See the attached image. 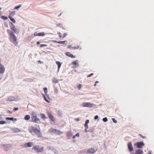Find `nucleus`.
<instances>
[{"instance_id": "nucleus-1", "label": "nucleus", "mask_w": 154, "mask_h": 154, "mask_svg": "<svg viewBox=\"0 0 154 154\" xmlns=\"http://www.w3.org/2000/svg\"><path fill=\"white\" fill-rule=\"evenodd\" d=\"M7 32L9 37V39L10 41L12 43L15 45L17 46L18 44V42L16 36L9 29H8Z\"/></svg>"}, {"instance_id": "nucleus-2", "label": "nucleus", "mask_w": 154, "mask_h": 154, "mask_svg": "<svg viewBox=\"0 0 154 154\" xmlns=\"http://www.w3.org/2000/svg\"><path fill=\"white\" fill-rule=\"evenodd\" d=\"M31 117L32 122L37 123H40V121L39 119L38 118L37 114L35 112L32 111V112Z\"/></svg>"}, {"instance_id": "nucleus-3", "label": "nucleus", "mask_w": 154, "mask_h": 154, "mask_svg": "<svg viewBox=\"0 0 154 154\" xmlns=\"http://www.w3.org/2000/svg\"><path fill=\"white\" fill-rule=\"evenodd\" d=\"M32 129L34 133L37 135L38 137H42V133L39 130L34 126L32 127Z\"/></svg>"}, {"instance_id": "nucleus-4", "label": "nucleus", "mask_w": 154, "mask_h": 154, "mask_svg": "<svg viewBox=\"0 0 154 154\" xmlns=\"http://www.w3.org/2000/svg\"><path fill=\"white\" fill-rule=\"evenodd\" d=\"M32 149L34 150L35 152H41L44 150L43 147H40L39 145L34 146L33 148Z\"/></svg>"}, {"instance_id": "nucleus-5", "label": "nucleus", "mask_w": 154, "mask_h": 154, "mask_svg": "<svg viewBox=\"0 0 154 154\" xmlns=\"http://www.w3.org/2000/svg\"><path fill=\"white\" fill-rule=\"evenodd\" d=\"M47 114L51 121L54 122L55 119L53 116L51 114V112L49 111H48L47 112Z\"/></svg>"}, {"instance_id": "nucleus-6", "label": "nucleus", "mask_w": 154, "mask_h": 154, "mask_svg": "<svg viewBox=\"0 0 154 154\" xmlns=\"http://www.w3.org/2000/svg\"><path fill=\"white\" fill-rule=\"evenodd\" d=\"M93 104L90 103L85 102L82 104V106L84 107H91L93 106Z\"/></svg>"}, {"instance_id": "nucleus-7", "label": "nucleus", "mask_w": 154, "mask_h": 154, "mask_svg": "<svg viewBox=\"0 0 154 154\" xmlns=\"http://www.w3.org/2000/svg\"><path fill=\"white\" fill-rule=\"evenodd\" d=\"M134 145L136 146L139 148H141L144 145V144L143 141H141L136 143Z\"/></svg>"}, {"instance_id": "nucleus-8", "label": "nucleus", "mask_w": 154, "mask_h": 154, "mask_svg": "<svg viewBox=\"0 0 154 154\" xmlns=\"http://www.w3.org/2000/svg\"><path fill=\"white\" fill-rule=\"evenodd\" d=\"M11 26L10 27L11 30L14 33H16L17 32V29L15 27V26L12 23H11Z\"/></svg>"}, {"instance_id": "nucleus-9", "label": "nucleus", "mask_w": 154, "mask_h": 154, "mask_svg": "<svg viewBox=\"0 0 154 154\" xmlns=\"http://www.w3.org/2000/svg\"><path fill=\"white\" fill-rule=\"evenodd\" d=\"M128 147L129 149V151L132 152L133 150V147L131 143H128Z\"/></svg>"}, {"instance_id": "nucleus-10", "label": "nucleus", "mask_w": 154, "mask_h": 154, "mask_svg": "<svg viewBox=\"0 0 154 154\" xmlns=\"http://www.w3.org/2000/svg\"><path fill=\"white\" fill-rule=\"evenodd\" d=\"M65 54L67 56L70 57L72 58H74L75 57V56H74L73 54H71L70 52H66Z\"/></svg>"}, {"instance_id": "nucleus-11", "label": "nucleus", "mask_w": 154, "mask_h": 154, "mask_svg": "<svg viewBox=\"0 0 154 154\" xmlns=\"http://www.w3.org/2000/svg\"><path fill=\"white\" fill-rule=\"evenodd\" d=\"M11 130L14 133H18L21 131L20 129L16 128H13Z\"/></svg>"}, {"instance_id": "nucleus-12", "label": "nucleus", "mask_w": 154, "mask_h": 154, "mask_svg": "<svg viewBox=\"0 0 154 154\" xmlns=\"http://www.w3.org/2000/svg\"><path fill=\"white\" fill-rule=\"evenodd\" d=\"M72 64L75 66V68L78 67L79 66L78 60H75L74 62H72Z\"/></svg>"}, {"instance_id": "nucleus-13", "label": "nucleus", "mask_w": 154, "mask_h": 154, "mask_svg": "<svg viewBox=\"0 0 154 154\" xmlns=\"http://www.w3.org/2000/svg\"><path fill=\"white\" fill-rule=\"evenodd\" d=\"M96 151V150L94 148H91L89 149L88 151V152L89 153H94Z\"/></svg>"}, {"instance_id": "nucleus-14", "label": "nucleus", "mask_w": 154, "mask_h": 154, "mask_svg": "<svg viewBox=\"0 0 154 154\" xmlns=\"http://www.w3.org/2000/svg\"><path fill=\"white\" fill-rule=\"evenodd\" d=\"M33 145V143L32 142H29L25 144V146L26 147H30Z\"/></svg>"}, {"instance_id": "nucleus-15", "label": "nucleus", "mask_w": 154, "mask_h": 154, "mask_svg": "<svg viewBox=\"0 0 154 154\" xmlns=\"http://www.w3.org/2000/svg\"><path fill=\"white\" fill-rule=\"evenodd\" d=\"M35 36H44L45 35V34L44 32H40L36 34V35L34 34Z\"/></svg>"}, {"instance_id": "nucleus-16", "label": "nucleus", "mask_w": 154, "mask_h": 154, "mask_svg": "<svg viewBox=\"0 0 154 154\" xmlns=\"http://www.w3.org/2000/svg\"><path fill=\"white\" fill-rule=\"evenodd\" d=\"M56 63L58 66V71L59 70L61 66V64L58 61H56Z\"/></svg>"}, {"instance_id": "nucleus-17", "label": "nucleus", "mask_w": 154, "mask_h": 154, "mask_svg": "<svg viewBox=\"0 0 154 154\" xmlns=\"http://www.w3.org/2000/svg\"><path fill=\"white\" fill-rule=\"evenodd\" d=\"M63 132L61 131L60 130H57L56 129V133L58 135H60L61 134H62L63 133Z\"/></svg>"}, {"instance_id": "nucleus-18", "label": "nucleus", "mask_w": 154, "mask_h": 154, "mask_svg": "<svg viewBox=\"0 0 154 154\" xmlns=\"http://www.w3.org/2000/svg\"><path fill=\"white\" fill-rule=\"evenodd\" d=\"M72 135V134L71 131L68 132L66 136L69 138H70Z\"/></svg>"}, {"instance_id": "nucleus-19", "label": "nucleus", "mask_w": 154, "mask_h": 154, "mask_svg": "<svg viewBox=\"0 0 154 154\" xmlns=\"http://www.w3.org/2000/svg\"><path fill=\"white\" fill-rule=\"evenodd\" d=\"M49 131L50 132L52 133H55L56 132V129L54 128H50L49 129Z\"/></svg>"}, {"instance_id": "nucleus-20", "label": "nucleus", "mask_w": 154, "mask_h": 154, "mask_svg": "<svg viewBox=\"0 0 154 154\" xmlns=\"http://www.w3.org/2000/svg\"><path fill=\"white\" fill-rule=\"evenodd\" d=\"M52 82L54 83H58L59 81L58 79L55 78H54L52 80Z\"/></svg>"}, {"instance_id": "nucleus-21", "label": "nucleus", "mask_w": 154, "mask_h": 154, "mask_svg": "<svg viewBox=\"0 0 154 154\" xmlns=\"http://www.w3.org/2000/svg\"><path fill=\"white\" fill-rule=\"evenodd\" d=\"M40 116L42 119L43 120L47 118L46 117L45 115L44 114L41 113L40 114Z\"/></svg>"}, {"instance_id": "nucleus-22", "label": "nucleus", "mask_w": 154, "mask_h": 154, "mask_svg": "<svg viewBox=\"0 0 154 154\" xmlns=\"http://www.w3.org/2000/svg\"><path fill=\"white\" fill-rule=\"evenodd\" d=\"M54 42H56V43H60V44H65V42H66V41H60L59 42H57V41H54Z\"/></svg>"}, {"instance_id": "nucleus-23", "label": "nucleus", "mask_w": 154, "mask_h": 154, "mask_svg": "<svg viewBox=\"0 0 154 154\" xmlns=\"http://www.w3.org/2000/svg\"><path fill=\"white\" fill-rule=\"evenodd\" d=\"M30 119V116L29 115H26L24 118V119L26 120H29Z\"/></svg>"}, {"instance_id": "nucleus-24", "label": "nucleus", "mask_w": 154, "mask_h": 154, "mask_svg": "<svg viewBox=\"0 0 154 154\" xmlns=\"http://www.w3.org/2000/svg\"><path fill=\"white\" fill-rule=\"evenodd\" d=\"M9 18L14 23H15L16 22L14 19L12 17L10 16H9Z\"/></svg>"}, {"instance_id": "nucleus-25", "label": "nucleus", "mask_w": 154, "mask_h": 154, "mask_svg": "<svg viewBox=\"0 0 154 154\" xmlns=\"http://www.w3.org/2000/svg\"><path fill=\"white\" fill-rule=\"evenodd\" d=\"M6 120H8L11 121H13L14 120V119L15 120H17L16 119H14L13 118H9V117H7L6 118Z\"/></svg>"}, {"instance_id": "nucleus-26", "label": "nucleus", "mask_w": 154, "mask_h": 154, "mask_svg": "<svg viewBox=\"0 0 154 154\" xmlns=\"http://www.w3.org/2000/svg\"><path fill=\"white\" fill-rule=\"evenodd\" d=\"M72 48L74 49V50H75L76 49H78L79 48V49L80 50L81 49V48L79 46L77 45L75 46H74L72 47Z\"/></svg>"}, {"instance_id": "nucleus-27", "label": "nucleus", "mask_w": 154, "mask_h": 154, "mask_svg": "<svg viewBox=\"0 0 154 154\" xmlns=\"http://www.w3.org/2000/svg\"><path fill=\"white\" fill-rule=\"evenodd\" d=\"M21 6H22L21 5H20V4L18 6H16L14 8V9L15 10H18V8H19L20 7H21Z\"/></svg>"}, {"instance_id": "nucleus-28", "label": "nucleus", "mask_w": 154, "mask_h": 154, "mask_svg": "<svg viewBox=\"0 0 154 154\" xmlns=\"http://www.w3.org/2000/svg\"><path fill=\"white\" fill-rule=\"evenodd\" d=\"M1 18L4 20H6L8 19V17H7L4 16H1Z\"/></svg>"}, {"instance_id": "nucleus-29", "label": "nucleus", "mask_w": 154, "mask_h": 154, "mask_svg": "<svg viewBox=\"0 0 154 154\" xmlns=\"http://www.w3.org/2000/svg\"><path fill=\"white\" fill-rule=\"evenodd\" d=\"M44 92H45V94L46 95V93L48 92V90H47V88H45L44 89Z\"/></svg>"}, {"instance_id": "nucleus-30", "label": "nucleus", "mask_w": 154, "mask_h": 154, "mask_svg": "<svg viewBox=\"0 0 154 154\" xmlns=\"http://www.w3.org/2000/svg\"><path fill=\"white\" fill-rule=\"evenodd\" d=\"M82 85L81 84H79L77 86V88H78L79 90L80 89L82 88Z\"/></svg>"}, {"instance_id": "nucleus-31", "label": "nucleus", "mask_w": 154, "mask_h": 154, "mask_svg": "<svg viewBox=\"0 0 154 154\" xmlns=\"http://www.w3.org/2000/svg\"><path fill=\"white\" fill-rule=\"evenodd\" d=\"M103 121L104 122H106L108 121L107 118L106 117H105L103 119Z\"/></svg>"}, {"instance_id": "nucleus-32", "label": "nucleus", "mask_w": 154, "mask_h": 154, "mask_svg": "<svg viewBox=\"0 0 154 154\" xmlns=\"http://www.w3.org/2000/svg\"><path fill=\"white\" fill-rule=\"evenodd\" d=\"M6 123L5 121H0V124H4Z\"/></svg>"}, {"instance_id": "nucleus-33", "label": "nucleus", "mask_w": 154, "mask_h": 154, "mask_svg": "<svg viewBox=\"0 0 154 154\" xmlns=\"http://www.w3.org/2000/svg\"><path fill=\"white\" fill-rule=\"evenodd\" d=\"M47 46V45L46 44H41L40 46V47L41 48H42V47H46V46Z\"/></svg>"}, {"instance_id": "nucleus-34", "label": "nucleus", "mask_w": 154, "mask_h": 154, "mask_svg": "<svg viewBox=\"0 0 154 154\" xmlns=\"http://www.w3.org/2000/svg\"><path fill=\"white\" fill-rule=\"evenodd\" d=\"M57 26H59L60 27H62L63 26V25L61 23H59L57 25Z\"/></svg>"}, {"instance_id": "nucleus-35", "label": "nucleus", "mask_w": 154, "mask_h": 154, "mask_svg": "<svg viewBox=\"0 0 154 154\" xmlns=\"http://www.w3.org/2000/svg\"><path fill=\"white\" fill-rule=\"evenodd\" d=\"M112 120L113 121V122L115 123H117V121L115 119V118H112Z\"/></svg>"}, {"instance_id": "nucleus-36", "label": "nucleus", "mask_w": 154, "mask_h": 154, "mask_svg": "<svg viewBox=\"0 0 154 154\" xmlns=\"http://www.w3.org/2000/svg\"><path fill=\"white\" fill-rule=\"evenodd\" d=\"M139 135L143 139H145L146 138V137L145 136H143L140 134H139Z\"/></svg>"}, {"instance_id": "nucleus-37", "label": "nucleus", "mask_w": 154, "mask_h": 154, "mask_svg": "<svg viewBox=\"0 0 154 154\" xmlns=\"http://www.w3.org/2000/svg\"><path fill=\"white\" fill-rule=\"evenodd\" d=\"M89 122V121L88 119L86 121L85 124H88Z\"/></svg>"}, {"instance_id": "nucleus-38", "label": "nucleus", "mask_w": 154, "mask_h": 154, "mask_svg": "<svg viewBox=\"0 0 154 154\" xmlns=\"http://www.w3.org/2000/svg\"><path fill=\"white\" fill-rule=\"evenodd\" d=\"M84 126L85 127V128H88V124H85Z\"/></svg>"}, {"instance_id": "nucleus-39", "label": "nucleus", "mask_w": 154, "mask_h": 154, "mask_svg": "<svg viewBox=\"0 0 154 154\" xmlns=\"http://www.w3.org/2000/svg\"><path fill=\"white\" fill-rule=\"evenodd\" d=\"M93 75V73H91V74H90V75H88V76H87V77H91V76H92V75Z\"/></svg>"}, {"instance_id": "nucleus-40", "label": "nucleus", "mask_w": 154, "mask_h": 154, "mask_svg": "<svg viewBox=\"0 0 154 154\" xmlns=\"http://www.w3.org/2000/svg\"><path fill=\"white\" fill-rule=\"evenodd\" d=\"M98 118V116L97 115H96L94 118V119H95V120H96Z\"/></svg>"}, {"instance_id": "nucleus-41", "label": "nucleus", "mask_w": 154, "mask_h": 154, "mask_svg": "<svg viewBox=\"0 0 154 154\" xmlns=\"http://www.w3.org/2000/svg\"><path fill=\"white\" fill-rule=\"evenodd\" d=\"M75 136H76L78 137H79V133H77L75 135Z\"/></svg>"}, {"instance_id": "nucleus-42", "label": "nucleus", "mask_w": 154, "mask_h": 154, "mask_svg": "<svg viewBox=\"0 0 154 154\" xmlns=\"http://www.w3.org/2000/svg\"><path fill=\"white\" fill-rule=\"evenodd\" d=\"M66 35H67V34L65 33L63 34V36L62 37L64 38L66 36Z\"/></svg>"}, {"instance_id": "nucleus-43", "label": "nucleus", "mask_w": 154, "mask_h": 154, "mask_svg": "<svg viewBox=\"0 0 154 154\" xmlns=\"http://www.w3.org/2000/svg\"><path fill=\"white\" fill-rule=\"evenodd\" d=\"M2 9V8H0V16L2 14V12L1 11Z\"/></svg>"}, {"instance_id": "nucleus-44", "label": "nucleus", "mask_w": 154, "mask_h": 154, "mask_svg": "<svg viewBox=\"0 0 154 154\" xmlns=\"http://www.w3.org/2000/svg\"><path fill=\"white\" fill-rule=\"evenodd\" d=\"M75 120L76 121H79L80 119L79 118H76L75 119Z\"/></svg>"}, {"instance_id": "nucleus-45", "label": "nucleus", "mask_w": 154, "mask_h": 154, "mask_svg": "<svg viewBox=\"0 0 154 154\" xmlns=\"http://www.w3.org/2000/svg\"><path fill=\"white\" fill-rule=\"evenodd\" d=\"M18 110V108H15L14 109V111H16Z\"/></svg>"}, {"instance_id": "nucleus-46", "label": "nucleus", "mask_w": 154, "mask_h": 154, "mask_svg": "<svg viewBox=\"0 0 154 154\" xmlns=\"http://www.w3.org/2000/svg\"><path fill=\"white\" fill-rule=\"evenodd\" d=\"M59 37L60 38H61L62 37V36L61 35V33H60L59 32Z\"/></svg>"}, {"instance_id": "nucleus-47", "label": "nucleus", "mask_w": 154, "mask_h": 154, "mask_svg": "<svg viewBox=\"0 0 154 154\" xmlns=\"http://www.w3.org/2000/svg\"><path fill=\"white\" fill-rule=\"evenodd\" d=\"M7 113H10V114L12 113V112L11 111H9V110H8V111Z\"/></svg>"}, {"instance_id": "nucleus-48", "label": "nucleus", "mask_w": 154, "mask_h": 154, "mask_svg": "<svg viewBox=\"0 0 154 154\" xmlns=\"http://www.w3.org/2000/svg\"><path fill=\"white\" fill-rule=\"evenodd\" d=\"M55 92L57 94L58 93V90H57V89H56L55 90Z\"/></svg>"}, {"instance_id": "nucleus-49", "label": "nucleus", "mask_w": 154, "mask_h": 154, "mask_svg": "<svg viewBox=\"0 0 154 154\" xmlns=\"http://www.w3.org/2000/svg\"><path fill=\"white\" fill-rule=\"evenodd\" d=\"M29 131L30 133H32V130L31 129H29Z\"/></svg>"}, {"instance_id": "nucleus-50", "label": "nucleus", "mask_w": 154, "mask_h": 154, "mask_svg": "<svg viewBox=\"0 0 154 154\" xmlns=\"http://www.w3.org/2000/svg\"><path fill=\"white\" fill-rule=\"evenodd\" d=\"M44 98H45V100L47 102H48V100H47V99L45 98V96H44Z\"/></svg>"}, {"instance_id": "nucleus-51", "label": "nucleus", "mask_w": 154, "mask_h": 154, "mask_svg": "<svg viewBox=\"0 0 154 154\" xmlns=\"http://www.w3.org/2000/svg\"><path fill=\"white\" fill-rule=\"evenodd\" d=\"M40 42H37L36 43L37 45H38L40 44Z\"/></svg>"}, {"instance_id": "nucleus-52", "label": "nucleus", "mask_w": 154, "mask_h": 154, "mask_svg": "<svg viewBox=\"0 0 154 154\" xmlns=\"http://www.w3.org/2000/svg\"><path fill=\"white\" fill-rule=\"evenodd\" d=\"M68 48H71V45L68 46Z\"/></svg>"}, {"instance_id": "nucleus-53", "label": "nucleus", "mask_w": 154, "mask_h": 154, "mask_svg": "<svg viewBox=\"0 0 154 154\" xmlns=\"http://www.w3.org/2000/svg\"><path fill=\"white\" fill-rule=\"evenodd\" d=\"M75 135H74L73 136V137H72V138H73V139H75Z\"/></svg>"}, {"instance_id": "nucleus-54", "label": "nucleus", "mask_w": 154, "mask_h": 154, "mask_svg": "<svg viewBox=\"0 0 154 154\" xmlns=\"http://www.w3.org/2000/svg\"><path fill=\"white\" fill-rule=\"evenodd\" d=\"M87 129H88V128H85V132H87Z\"/></svg>"}, {"instance_id": "nucleus-55", "label": "nucleus", "mask_w": 154, "mask_h": 154, "mask_svg": "<svg viewBox=\"0 0 154 154\" xmlns=\"http://www.w3.org/2000/svg\"><path fill=\"white\" fill-rule=\"evenodd\" d=\"M61 14H62V13H61L59 15H58V17H60L61 15Z\"/></svg>"}, {"instance_id": "nucleus-56", "label": "nucleus", "mask_w": 154, "mask_h": 154, "mask_svg": "<svg viewBox=\"0 0 154 154\" xmlns=\"http://www.w3.org/2000/svg\"><path fill=\"white\" fill-rule=\"evenodd\" d=\"M98 83V81H96V82H95V83Z\"/></svg>"}, {"instance_id": "nucleus-57", "label": "nucleus", "mask_w": 154, "mask_h": 154, "mask_svg": "<svg viewBox=\"0 0 154 154\" xmlns=\"http://www.w3.org/2000/svg\"><path fill=\"white\" fill-rule=\"evenodd\" d=\"M94 85L95 86H96V83H95V84H94Z\"/></svg>"}, {"instance_id": "nucleus-58", "label": "nucleus", "mask_w": 154, "mask_h": 154, "mask_svg": "<svg viewBox=\"0 0 154 154\" xmlns=\"http://www.w3.org/2000/svg\"><path fill=\"white\" fill-rule=\"evenodd\" d=\"M151 154V152H149V154Z\"/></svg>"}, {"instance_id": "nucleus-59", "label": "nucleus", "mask_w": 154, "mask_h": 154, "mask_svg": "<svg viewBox=\"0 0 154 154\" xmlns=\"http://www.w3.org/2000/svg\"><path fill=\"white\" fill-rule=\"evenodd\" d=\"M1 116H2L1 115H0V117H1ZM1 119V117H0V119Z\"/></svg>"}, {"instance_id": "nucleus-60", "label": "nucleus", "mask_w": 154, "mask_h": 154, "mask_svg": "<svg viewBox=\"0 0 154 154\" xmlns=\"http://www.w3.org/2000/svg\"><path fill=\"white\" fill-rule=\"evenodd\" d=\"M38 62H41V61H40V60H39V61H38Z\"/></svg>"}, {"instance_id": "nucleus-61", "label": "nucleus", "mask_w": 154, "mask_h": 154, "mask_svg": "<svg viewBox=\"0 0 154 154\" xmlns=\"http://www.w3.org/2000/svg\"><path fill=\"white\" fill-rule=\"evenodd\" d=\"M36 33H35L34 34L36 35Z\"/></svg>"}]
</instances>
